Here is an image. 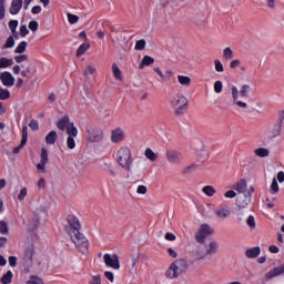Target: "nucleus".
Returning <instances> with one entry per match:
<instances>
[{"label": "nucleus", "instance_id": "nucleus-1", "mask_svg": "<svg viewBox=\"0 0 284 284\" xmlns=\"http://www.w3.org/2000/svg\"><path fill=\"white\" fill-rule=\"evenodd\" d=\"M64 230L70 236L73 245L81 252L82 254H85L88 252V247L90 243L88 242V237L81 233V221H79V217L74 214H68L67 215V224L64 226Z\"/></svg>", "mask_w": 284, "mask_h": 284}, {"label": "nucleus", "instance_id": "nucleus-2", "mask_svg": "<svg viewBox=\"0 0 284 284\" xmlns=\"http://www.w3.org/2000/svg\"><path fill=\"white\" fill-rule=\"evenodd\" d=\"M250 92H252V85L250 84H242L240 90L236 85L231 87V99L233 105H236V108H241L242 110H247L248 105L246 102H243L239 99V97H242L243 99H247L250 97Z\"/></svg>", "mask_w": 284, "mask_h": 284}, {"label": "nucleus", "instance_id": "nucleus-3", "mask_svg": "<svg viewBox=\"0 0 284 284\" xmlns=\"http://www.w3.org/2000/svg\"><path fill=\"white\" fill-rule=\"evenodd\" d=\"M118 165L125 170V172H132V165L134 160L132 159V150L130 146H120L115 153Z\"/></svg>", "mask_w": 284, "mask_h": 284}, {"label": "nucleus", "instance_id": "nucleus-4", "mask_svg": "<svg viewBox=\"0 0 284 284\" xmlns=\"http://www.w3.org/2000/svg\"><path fill=\"white\" fill-rule=\"evenodd\" d=\"M190 100L183 93H178L171 98L170 105L175 116H183L187 112Z\"/></svg>", "mask_w": 284, "mask_h": 284}, {"label": "nucleus", "instance_id": "nucleus-5", "mask_svg": "<svg viewBox=\"0 0 284 284\" xmlns=\"http://www.w3.org/2000/svg\"><path fill=\"white\" fill-rule=\"evenodd\" d=\"M58 130L61 132H67V134H71L72 136H79V129L74 126V122L70 121V118L63 116L57 123Z\"/></svg>", "mask_w": 284, "mask_h": 284}, {"label": "nucleus", "instance_id": "nucleus-6", "mask_svg": "<svg viewBox=\"0 0 284 284\" xmlns=\"http://www.w3.org/2000/svg\"><path fill=\"white\" fill-rule=\"evenodd\" d=\"M210 236H214V227L207 223H202L195 233L196 243H205Z\"/></svg>", "mask_w": 284, "mask_h": 284}, {"label": "nucleus", "instance_id": "nucleus-7", "mask_svg": "<svg viewBox=\"0 0 284 284\" xmlns=\"http://www.w3.org/2000/svg\"><path fill=\"white\" fill-rule=\"evenodd\" d=\"M103 136H105V134L103 133V129H87V141H89V143H101V141H103Z\"/></svg>", "mask_w": 284, "mask_h": 284}, {"label": "nucleus", "instance_id": "nucleus-8", "mask_svg": "<svg viewBox=\"0 0 284 284\" xmlns=\"http://www.w3.org/2000/svg\"><path fill=\"white\" fill-rule=\"evenodd\" d=\"M231 187L236 192L237 196L254 193V186H247V181H245V179L237 181Z\"/></svg>", "mask_w": 284, "mask_h": 284}, {"label": "nucleus", "instance_id": "nucleus-9", "mask_svg": "<svg viewBox=\"0 0 284 284\" xmlns=\"http://www.w3.org/2000/svg\"><path fill=\"white\" fill-rule=\"evenodd\" d=\"M166 161L171 163V165H179L181 161H183V155L181 152L176 150H168L165 152Z\"/></svg>", "mask_w": 284, "mask_h": 284}, {"label": "nucleus", "instance_id": "nucleus-10", "mask_svg": "<svg viewBox=\"0 0 284 284\" xmlns=\"http://www.w3.org/2000/svg\"><path fill=\"white\" fill-rule=\"evenodd\" d=\"M48 163H50V159L48 158V150L45 148H42L40 154V162L37 164V170L42 174H45V172H48V169L45 168Z\"/></svg>", "mask_w": 284, "mask_h": 284}, {"label": "nucleus", "instance_id": "nucleus-11", "mask_svg": "<svg viewBox=\"0 0 284 284\" xmlns=\"http://www.w3.org/2000/svg\"><path fill=\"white\" fill-rule=\"evenodd\" d=\"M103 262L106 267H111V270H121V264L119 263V256L113 254H104Z\"/></svg>", "mask_w": 284, "mask_h": 284}, {"label": "nucleus", "instance_id": "nucleus-12", "mask_svg": "<svg viewBox=\"0 0 284 284\" xmlns=\"http://www.w3.org/2000/svg\"><path fill=\"white\" fill-rule=\"evenodd\" d=\"M217 221H226L232 216V209L230 206H221L214 211Z\"/></svg>", "mask_w": 284, "mask_h": 284}, {"label": "nucleus", "instance_id": "nucleus-13", "mask_svg": "<svg viewBox=\"0 0 284 284\" xmlns=\"http://www.w3.org/2000/svg\"><path fill=\"white\" fill-rule=\"evenodd\" d=\"M252 194L254 193H244L242 195H237L235 199V203L240 209L247 207L252 202Z\"/></svg>", "mask_w": 284, "mask_h": 284}, {"label": "nucleus", "instance_id": "nucleus-14", "mask_svg": "<svg viewBox=\"0 0 284 284\" xmlns=\"http://www.w3.org/2000/svg\"><path fill=\"white\" fill-rule=\"evenodd\" d=\"M125 141V131L116 128L111 132V143H123Z\"/></svg>", "mask_w": 284, "mask_h": 284}, {"label": "nucleus", "instance_id": "nucleus-15", "mask_svg": "<svg viewBox=\"0 0 284 284\" xmlns=\"http://www.w3.org/2000/svg\"><path fill=\"white\" fill-rule=\"evenodd\" d=\"M0 81L6 88H12V85H14V82H16L12 73L8 71H4V72L0 71Z\"/></svg>", "mask_w": 284, "mask_h": 284}, {"label": "nucleus", "instance_id": "nucleus-16", "mask_svg": "<svg viewBox=\"0 0 284 284\" xmlns=\"http://www.w3.org/2000/svg\"><path fill=\"white\" fill-rule=\"evenodd\" d=\"M101 168L104 172H106V174H109V176H111V179H116V176H119V172L116 171L114 164L110 162H103Z\"/></svg>", "mask_w": 284, "mask_h": 284}, {"label": "nucleus", "instance_id": "nucleus-17", "mask_svg": "<svg viewBox=\"0 0 284 284\" xmlns=\"http://www.w3.org/2000/svg\"><path fill=\"white\" fill-rule=\"evenodd\" d=\"M34 254H36L34 246L33 245L27 246L24 252V258H23L24 265H32L34 261Z\"/></svg>", "mask_w": 284, "mask_h": 284}, {"label": "nucleus", "instance_id": "nucleus-18", "mask_svg": "<svg viewBox=\"0 0 284 284\" xmlns=\"http://www.w3.org/2000/svg\"><path fill=\"white\" fill-rule=\"evenodd\" d=\"M171 265L174 267L179 276H181V274L187 270V262L182 258L175 260L173 263H171Z\"/></svg>", "mask_w": 284, "mask_h": 284}, {"label": "nucleus", "instance_id": "nucleus-19", "mask_svg": "<svg viewBox=\"0 0 284 284\" xmlns=\"http://www.w3.org/2000/svg\"><path fill=\"white\" fill-rule=\"evenodd\" d=\"M219 252V242L212 240L205 246L206 256H214Z\"/></svg>", "mask_w": 284, "mask_h": 284}, {"label": "nucleus", "instance_id": "nucleus-20", "mask_svg": "<svg viewBox=\"0 0 284 284\" xmlns=\"http://www.w3.org/2000/svg\"><path fill=\"white\" fill-rule=\"evenodd\" d=\"M21 8H23V0H12L9 12L10 14H19Z\"/></svg>", "mask_w": 284, "mask_h": 284}, {"label": "nucleus", "instance_id": "nucleus-21", "mask_svg": "<svg viewBox=\"0 0 284 284\" xmlns=\"http://www.w3.org/2000/svg\"><path fill=\"white\" fill-rule=\"evenodd\" d=\"M155 73H158V75L160 77V79H162V81H170L172 79V71L168 70L165 71V73H163V71H161V68L156 67L153 69Z\"/></svg>", "mask_w": 284, "mask_h": 284}, {"label": "nucleus", "instance_id": "nucleus-22", "mask_svg": "<svg viewBox=\"0 0 284 284\" xmlns=\"http://www.w3.org/2000/svg\"><path fill=\"white\" fill-rule=\"evenodd\" d=\"M178 83L183 85V88H190L192 85V78L187 75H178Z\"/></svg>", "mask_w": 284, "mask_h": 284}, {"label": "nucleus", "instance_id": "nucleus-23", "mask_svg": "<svg viewBox=\"0 0 284 284\" xmlns=\"http://www.w3.org/2000/svg\"><path fill=\"white\" fill-rule=\"evenodd\" d=\"M281 274H284V266H277L270 271L266 274V278H274L275 276H281Z\"/></svg>", "mask_w": 284, "mask_h": 284}, {"label": "nucleus", "instance_id": "nucleus-24", "mask_svg": "<svg viewBox=\"0 0 284 284\" xmlns=\"http://www.w3.org/2000/svg\"><path fill=\"white\" fill-rule=\"evenodd\" d=\"M258 254H261V247H258V246L248 248L245 252L246 258H256V256H258Z\"/></svg>", "mask_w": 284, "mask_h": 284}, {"label": "nucleus", "instance_id": "nucleus-25", "mask_svg": "<svg viewBox=\"0 0 284 284\" xmlns=\"http://www.w3.org/2000/svg\"><path fill=\"white\" fill-rule=\"evenodd\" d=\"M254 154L258 156V159H267V156H270V149L257 148L254 150Z\"/></svg>", "mask_w": 284, "mask_h": 284}, {"label": "nucleus", "instance_id": "nucleus-26", "mask_svg": "<svg viewBox=\"0 0 284 284\" xmlns=\"http://www.w3.org/2000/svg\"><path fill=\"white\" fill-rule=\"evenodd\" d=\"M166 278H170L171 281H174V278H179V273L176 272V268L171 264L169 268L165 271Z\"/></svg>", "mask_w": 284, "mask_h": 284}, {"label": "nucleus", "instance_id": "nucleus-27", "mask_svg": "<svg viewBox=\"0 0 284 284\" xmlns=\"http://www.w3.org/2000/svg\"><path fill=\"white\" fill-rule=\"evenodd\" d=\"M58 136H59V134L57 133V131L49 132L45 136V143H48V145H54Z\"/></svg>", "mask_w": 284, "mask_h": 284}, {"label": "nucleus", "instance_id": "nucleus-28", "mask_svg": "<svg viewBox=\"0 0 284 284\" xmlns=\"http://www.w3.org/2000/svg\"><path fill=\"white\" fill-rule=\"evenodd\" d=\"M152 63H154V58L144 55L141 63L139 64V70H143L145 65H152Z\"/></svg>", "mask_w": 284, "mask_h": 284}, {"label": "nucleus", "instance_id": "nucleus-29", "mask_svg": "<svg viewBox=\"0 0 284 284\" xmlns=\"http://www.w3.org/2000/svg\"><path fill=\"white\" fill-rule=\"evenodd\" d=\"M74 139H77V135L68 134V138H67L68 150H74L77 148V141H74Z\"/></svg>", "mask_w": 284, "mask_h": 284}, {"label": "nucleus", "instance_id": "nucleus-30", "mask_svg": "<svg viewBox=\"0 0 284 284\" xmlns=\"http://www.w3.org/2000/svg\"><path fill=\"white\" fill-rule=\"evenodd\" d=\"M14 64V60L8 59V58H1L0 59V69L6 70V68H10Z\"/></svg>", "mask_w": 284, "mask_h": 284}, {"label": "nucleus", "instance_id": "nucleus-31", "mask_svg": "<svg viewBox=\"0 0 284 284\" xmlns=\"http://www.w3.org/2000/svg\"><path fill=\"white\" fill-rule=\"evenodd\" d=\"M144 156H146V159H149V161H156V159H159V155L156 153H154V151H152V149L148 148L144 152Z\"/></svg>", "mask_w": 284, "mask_h": 284}, {"label": "nucleus", "instance_id": "nucleus-32", "mask_svg": "<svg viewBox=\"0 0 284 284\" xmlns=\"http://www.w3.org/2000/svg\"><path fill=\"white\" fill-rule=\"evenodd\" d=\"M202 192L206 196H214V194H216V189H214L212 185H206L202 189Z\"/></svg>", "mask_w": 284, "mask_h": 284}, {"label": "nucleus", "instance_id": "nucleus-33", "mask_svg": "<svg viewBox=\"0 0 284 284\" xmlns=\"http://www.w3.org/2000/svg\"><path fill=\"white\" fill-rule=\"evenodd\" d=\"M112 72H113V75L115 77V79H118V81H121V79H123V77L121 75L122 72H121V69H119V65H116V63H112Z\"/></svg>", "mask_w": 284, "mask_h": 284}, {"label": "nucleus", "instance_id": "nucleus-34", "mask_svg": "<svg viewBox=\"0 0 284 284\" xmlns=\"http://www.w3.org/2000/svg\"><path fill=\"white\" fill-rule=\"evenodd\" d=\"M194 256H195L196 261H203V258H205V256H207V254L205 253V251L202 247H197L194 252Z\"/></svg>", "mask_w": 284, "mask_h": 284}, {"label": "nucleus", "instance_id": "nucleus-35", "mask_svg": "<svg viewBox=\"0 0 284 284\" xmlns=\"http://www.w3.org/2000/svg\"><path fill=\"white\" fill-rule=\"evenodd\" d=\"M26 50H28V42L22 41L18 44L14 52H16V54H23V52H26Z\"/></svg>", "mask_w": 284, "mask_h": 284}, {"label": "nucleus", "instance_id": "nucleus-36", "mask_svg": "<svg viewBox=\"0 0 284 284\" xmlns=\"http://www.w3.org/2000/svg\"><path fill=\"white\" fill-rule=\"evenodd\" d=\"M88 50H90V43H82L77 51V55L83 57Z\"/></svg>", "mask_w": 284, "mask_h": 284}, {"label": "nucleus", "instance_id": "nucleus-37", "mask_svg": "<svg viewBox=\"0 0 284 284\" xmlns=\"http://www.w3.org/2000/svg\"><path fill=\"white\" fill-rule=\"evenodd\" d=\"M12 276H13L12 271H8V272L0 278V281H1L2 284H10V283H12Z\"/></svg>", "mask_w": 284, "mask_h": 284}, {"label": "nucleus", "instance_id": "nucleus-38", "mask_svg": "<svg viewBox=\"0 0 284 284\" xmlns=\"http://www.w3.org/2000/svg\"><path fill=\"white\" fill-rule=\"evenodd\" d=\"M27 284H45V282L43 281V278L37 276V275H32L28 281Z\"/></svg>", "mask_w": 284, "mask_h": 284}, {"label": "nucleus", "instance_id": "nucleus-39", "mask_svg": "<svg viewBox=\"0 0 284 284\" xmlns=\"http://www.w3.org/2000/svg\"><path fill=\"white\" fill-rule=\"evenodd\" d=\"M11 48H14V37L10 36L4 45H2V50H10Z\"/></svg>", "mask_w": 284, "mask_h": 284}, {"label": "nucleus", "instance_id": "nucleus-40", "mask_svg": "<svg viewBox=\"0 0 284 284\" xmlns=\"http://www.w3.org/2000/svg\"><path fill=\"white\" fill-rule=\"evenodd\" d=\"M234 57V51H232V48H225L223 50V59H225L226 61L232 60Z\"/></svg>", "mask_w": 284, "mask_h": 284}, {"label": "nucleus", "instance_id": "nucleus-41", "mask_svg": "<svg viewBox=\"0 0 284 284\" xmlns=\"http://www.w3.org/2000/svg\"><path fill=\"white\" fill-rule=\"evenodd\" d=\"M270 193L271 194H278V182L276 181V178L273 179L272 184L270 186Z\"/></svg>", "mask_w": 284, "mask_h": 284}, {"label": "nucleus", "instance_id": "nucleus-42", "mask_svg": "<svg viewBox=\"0 0 284 284\" xmlns=\"http://www.w3.org/2000/svg\"><path fill=\"white\" fill-rule=\"evenodd\" d=\"M196 170H199V164H191L189 166H185L183 169V174H190V172H196Z\"/></svg>", "mask_w": 284, "mask_h": 284}, {"label": "nucleus", "instance_id": "nucleus-43", "mask_svg": "<svg viewBox=\"0 0 284 284\" xmlns=\"http://www.w3.org/2000/svg\"><path fill=\"white\" fill-rule=\"evenodd\" d=\"M214 68H215V72H219V73L225 72V68L223 67V63L221 62V60H214Z\"/></svg>", "mask_w": 284, "mask_h": 284}, {"label": "nucleus", "instance_id": "nucleus-44", "mask_svg": "<svg viewBox=\"0 0 284 284\" xmlns=\"http://www.w3.org/2000/svg\"><path fill=\"white\" fill-rule=\"evenodd\" d=\"M246 224L248 225V227L251 230H256V220L254 219V215H250L247 219H246Z\"/></svg>", "mask_w": 284, "mask_h": 284}, {"label": "nucleus", "instance_id": "nucleus-45", "mask_svg": "<svg viewBox=\"0 0 284 284\" xmlns=\"http://www.w3.org/2000/svg\"><path fill=\"white\" fill-rule=\"evenodd\" d=\"M215 94H221L223 92V82L222 81H215L213 85Z\"/></svg>", "mask_w": 284, "mask_h": 284}, {"label": "nucleus", "instance_id": "nucleus-46", "mask_svg": "<svg viewBox=\"0 0 284 284\" xmlns=\"http://www.w3.org/2000/svg\"><path fill=\"white\" fill-rule=\"evenodd\" d=\"M97 72V68L93 65H87L84 69V77H92Z\"/></svg>", "mask_w": 284, "mask_h": 284}, {"label": "nucleus", "instance_id": "nucleus-47", "mask_svg": "<svg viewBox=\"0 0 284 284\" xmlns=\"http://www.w3.org/2000/svg\"><path fill=\"white\" fill-rule=\"evenodd\" d=\"M67 17H68L69 23H71V24L79 23V16L72 14V13H67Z\"/></svg>", "mask_w": 284, "mask_h": 284}, {"label": "nucleus", "instance_id": "nucleus-48", "mask_svg": "<svg viewBox=\"0 0 284 284\" xmlns=\"http://www.w3.org/2000/svg\"><path fill=\"white\" fill-rule=\"evenodd\" d=\"M239 194L236 193L235 190H229L224 193L225 199H236Z\"/></svg>", "mask_w": 284, "mask_h": 284}, {"label": "nucleus", "instance_id": "nucleus-49", "mask_svg": "<svg viewBox=\"0 0 284 284\" xmlns=\"http://www.w3.org/2000/svg\"><path fill=\"white\" fill-rule=\"evenodd\" d=\"M145 45H148L145 40H138L135 43V50H145Z\"/></svg>", "mask_w": 284, "mask_h": 284}, {"label": "nucleus", "instance_id": "nucleus-50", "mask_svg": "<svg viewBox=\"0 0 284 284\" xmlns=\"http://www.w3.org/2000/svg\"><path fill=\"white\" fill-rule=\"evenodd\" d=\"M6 99H10V91L8 89H2V91H0V100L6 101Z\"/></svg>", "mask_w": 284, "mask_h": 284}, {"label": "nucleus", "instance_id": "nucleus-51", "mask_svg": "<svg viewBox=\"0 0 284 284\" xmlns=\"http://www.w3.org/2000/svg\"><path fill=\"white\" fill-rule=\"evenodd\" d=\"M26 196H28V189L26 186H23L20 190V193L18 194V200L23 201L26 199Z\"/></svg>", "mask_w": 284, "mask_h": 284}, {"label": "nucleus", "instance_id": "nucleus-52", "mask_svg": "<svg viewBox=\"0 0 284 284\" xmlns=\"http://www.w3.org/2000/svg\"><path fill=\"white\" fill-rule=\"evenodd\" d=\"M18 26H19V21H17V20H11L9 22V28H10L12 34H14L17 32Z\"/></svg>", "mask_w": 284, "mask_h": 284}, {"label": "nucleus", "instance_id": "nucleus-53", "mask_svg": "<svg viewBox=\"0 0 284 284\" xmlns=\"http://www.w3.org/2000/svg\"><path fill=\"white\" fill-rule=\"evenodd\" d=\"M0 233L8 234V223L6 221H0Z\"/></svg>", "mask_w": 284, "mask_h": 284}, {"label": "nucleus", "instance_id": "nucleus-54", "mask_svg": "<svg viewBox=\"0 0 284 284\" xmlns=\"http://www.w3.org/2000/svg\"><path fill=\"white\" fill-rule=\"evenodd\" d=\"M14 61L16 63H23V61H28V55L27 54L16 55Z\"/></svg>", "mask_w": 284, "mask_h": 284}, {"label": "nucleus", "instance_id": "nucleus-55", "mask_svg": "<svg viewBox=\"0 0 284 284\" xmlns=\"http://www.w3.org/2000/svg\"><path fill=\"white\" fill-rule=\"evenodd\" d=\"M29 30H31L32 32H37V30H39V22L34 20L29 22Z\"/></svg>", "mask_w": 284, "mask_h": 284}, {"label": "nucleus", "instance_id": "nucleus-56", "mask_svg": "<svg viewBox=\"0 0 284 284\" xmlns=\"http://www.w3.org/2000/svg\"><path fill=\"white\" fill-rule=\"evenodd\" d=\"M30 34V30H28V27L26 24L20 27V36L21 37H28Z\"/></svg>", "mask_w": 284, "mask_h": 284}, {"label": "nucleus", "instance_id": "nucleus-57", "mask_svg": "<svg viewBox=\"0 0 284 284\" xmlns=\"http://www.w3.org/2000/svg\"><path fill=\"white\" fill-rule=\"evenodd\" d=\"M136 194H148V186H145V185H139L138 187H136Z\"/></svg>", "mask_w": 284, "mask_h": 284}, {"label": "nucleus", "instance_id": "nucleus-58", "mask_svg": "<svg viewBox=\"0 0 284 284\" xmlns=\"http://www.w3.org/2000/svg\"><path fill=\"white\" fill-rule=\"evenodd\" d=\"M37 186L39 190H45V179L40 178L37 182Z\"/></svg>", "mask_w": 284, "mask_h": 284}, {"label": "nucleus", "instance_id": "nucleus-59", "mask_svg": "<svg viewBox=\"0 0 284 284\" xmlns=\"http://www.w3.org/2000/svg\"><path fill=\"white\" fill-rule=\"evenodd\" d=\"M240 65H241V60H232V61L230 62V68H231V70H234V69H236V68H240Z\"/></svg>", "mask_w": 284, "mask_h": 284}, {"label": "nucleus", "instance_id": "nucleus-60", "mask_svg": "<svg viewBox=\"0 0 284 284\" xmlns=\"http://www.w3.org/2000/svg\"><path fill=\"white\" fill-rule=\"evenodd\" d=\"M104 276L108 278V281H110V283H114V273L106 271L104 272Z\"/></svg>", "mask_w": 284, "mask_h": 284}, {"label": "nucleus", "instance_id": "nucleus-61", "mask_svg": "<svg viewBox=\"0 0 284 284\" xmlns=\"http://www.w3.org/2000/svg\"><path fill=\"white\" fill-rule=\"evenodd\" d=\"M90 284H101V275H93Z\"/></svg>", "mask_w": 284, "mask_h": 284}, {"label": "nucleus", "instance_id": "nucleus-62", "mask_svg": "<svg viewBox=\"0 0 284 284\" xmlns=\"http://www.w3.org/2000/svg\"><path fill=\"white\" fill-rule=\"evenodd\" d=\"M164 239H165L166 241H176V235H174V233L168 232V233L164 235Z\"/></svg>", "mask_w": 284, "mask_h": 284}, {"label": "nucleus", "instance_id": "nucleus-63", "mask_svg": "<svg viewBox=\"0 0 284 284\" xmlns=\"http://www.w3.org/2000/svg\"><path fill=\"white\" fill-rule=\"evenodd\" d=\"M29 128H31V130H39V122H37V120H32L30 123H29Z\"/></svg>", "mask_w": 284, "mask_h": 284}, {"label": "nucleus", "instance_id": "nucleus-64", "mask_svg": "<svg viewBox=\"0 0 284 284\" xmlns=\"http://www.w3.org/2000/svg\"><path fill=\"white\" fill-rule=\"evenodd\" d=\"M9 265H11V267L17 266V256H10L9 257Z\"/></svg>", "mask_w": 284, "mask_h": 284}]
</instances>
